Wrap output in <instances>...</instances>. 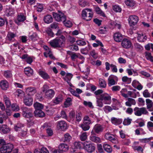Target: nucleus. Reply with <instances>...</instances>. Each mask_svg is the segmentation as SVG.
Returning a JSON list of instances; mask_svg holds the SVG:
<instances>
[{
    "instance_id": "nucleus-64",
    "label": "nucleus",
    "mask_w": 153,
    "mask_h": 153,
    "mask_svg": "<svg viewBox=\"0 0 153 153\" xmlns=\"http://www.w3.org/2000/svg\"><path fill=\"white\" fill-rule=\"evenodd\" d=\"M79 5L82 7H84L87 4V2L84 0H80L79 2Z\"/></svg>"
},
{
    "instance_id": "nucleus-25",
    "label": "nucleus",
    "mask_w": 153,
    "mask_h": 153,
    "mask_svg": "<svg viewBox=\"0 0 153 153\" xmlns=\"http://www.w3.org/2000/svg\"><path fill=\"white\" fill-rule=\"evenodd\" d=\"M24 72L25 74L28 76H32L33 74V70L30 67L25 68Z\"/></svg>"
},
{
    "instance_id": "nucleus-43",
    "label": "nucleus",
    "mask_w": 153,
    "mask_h": 153,
    "mask_svg": "<svg viewBox=\"0 0 153 153\" xmlns=\"http://www.w3.org/2000/svg\"><path fill=\"white\" fill-rule=\"evenodd\" d=\"M132 120L131 119L128 117L124 119L123 122V124L125 126H128L130 125Z\"/></svg>"
},
{
    "instance_id": "nucleus-1",
    "label": "nucleus",
    "mask_w": 153,
    "mask_h": 153,
    "mask_svg": "<svg viewBox=\"0 0 153 153\" xmlns=\"http://www.w3.org/2000/svg\"><path fill=\"white\" fill-rule=\"evenodd\" d=\"M81 15L82 19L87 21H90L93 16L92 9L89 8L82 10Z\"/></svg>"
},
{
    "instance_id": "nucleus-21",
    "label": "nucleus",
    "mask_w": 153,
    "mask_h": 153,
    "mask_svg": "<svg viewBox=\"0 0 153 153\" xmlns=\"http://www.w3.org/2000/svg\"><path fill=\"white\" fill-rule=\"evenodd\" d=\"M123 121L122 119L117 118L115 117H112L111 118V123L115 125H117L121 124Z\"/></svg>"
},
{
    "instance_id": "nucleus-2",
    "label": "nucleus",
    "mask_w": 153,
    "mask_h": 153,
    "mask_svg": "<svg viewBox=\"0 0 153 153\" xmlns=\"http://www.w3.org/2000/svg\"><path fill=\"white\" fill-rule=\"evenodd\" d=\"M22 114L23 117L26 118H30L33 117L32 109L26 107L21 108Z\"/></svg>"
},
{
    "instance_id": "nucleus-61",
    "label": "nucleus",
    "mask_w": 153,
    "mask_h": 153,
    "mask_svg": "<svg viewBox=\"0 0 153 153\" xmlns=\"http://www.w3.org/2000/svg\"><path fill=\"white\" fill-rule=\"evenodd\" d=\"M46 32L49 36L51 37L54 36V33L53 32L52 30L50 28H48L46 30Z\"/></svg>"
},
{
    "instance_id": "nucleus-63",
    "label": "nucleus",
    "mask_w": 153,
    "mask_h": 153,
    "mask_svg": "<svg viewBox=\"0 0 153 153\" xmlns=\"http://www.w3.org/2000/svg\"><path fill=\"white\" fill-rule=\"evenodd\" d=\"M76 42L77 44L80 46H84L86 44L85 41L82 40H77Z\"/></svg>"
},
{
    "instance_id": "nucleus-3",
    "label": "nucleus",
    "mask_w": 153,
    "mask_h": 153,
    "mask_svg": "<svg viewBox=\"0 0 153 153\" xmlns=\"http://www.w3.org/2000/svg\"><path fill=\"white\" fill-rule=\"evenodd\" d=\"M49 43L51 46L54 48H61L64 46L63 41L59 38H56L51 40Z\"/></svg>"
},
{
    "instance_id": "nucleus-9",
    "label": "nucleus",
    "mask_w": 153,
    "mask_h": 153,
    "mask_svg": "<svg viewBox=\"0 0 153 153\" xmlns=\"http://www.w3.org/2000/svg\"><path fill=\"white\" fill-rule=\"evenodd\" d=\"M138 21V17L134 15L130 16L128 19L129 24L131 26H133L136 25Z\"/></svg>"
},
{
    "instance_id": "nucleus-34",
    "label": "nucleus",
    "mask_w": 153,
    "mask_h": 153,
    "mask_svg": "<svg viewBox=\"0 0 153 153\" xmlns=\"http://www.w3.org/2000/svg\"><path fill=\"white\" fill-rule=\"evenodd\" d=\"M3 75L7 79L10 78L12 76V72L9 70L5 71L3 72Z\"/></svg>"
},
{
    "instance_id": "nucleus-35",
    "label": "nucleus",
    "mask_w": 153,
    "mask_h": 153,
    "mask_svg": "<svg viewBox=\"0 0 153 153\" xmlns=\"http://www.w3.org/2000/svg\"><path fill=\"white\" fill-rule=\"evenodd\" d=\"M125 2L126 4L129 7H133L135 4V1L133 0H126Z\"/></svg>"
},
{
    "instance_id": "nucleus-23",
    "label": "nucleus",
    "mask_w": 153,
    "mask_h": 153,
    "mask_svg": "<svg viewBox=\"0 0 153 153\" xmlns=\"http://www.w3.org/2000/svg\"><path fill=\"white\" fill-rule=\"evenodd\" d=\"M0 86L3 90H6L9 87V83L6 80H1L0 82Z\"/></svg>"
},
{
    "instance_id": "nucleus-53",
    "label": "nucleus",
    "mask_w": 153,
    "mask_h": 153,
    "mask_svg": "<svg viewBox=\"0 0 153 153\" xmlns=\"http://www.w3.org/2000/svg\"><path fill=\"white\" fill-rule=\"evenodd\" d=\"M83 104L86 107H88L92 108H94V106L92 105V103L91 102H87L86 101H84L83 102Z\"/></svg>"
},
{
    "instance_id": "nucleus-27",
    "label": "nucleus",
    "mask_w": 153,
    "mask_h": 153,
    "mask_svg": "<svg viewBox=\"0 0 153 153\" xmlns=\"http://www.w3.org/2000/svg\"><path fill=\"white\" fill-rule=\"evenodd\" d=\"M21 58L22 59H25V61L27 63L30 64L33 61V59L30 56H28L27 54L23 55Z\"/></svg>"
},
{
    "instance_id": "nucleus-19",
    "label": "nucleus",
    "mask_w": 153,
    "mask_h": 153,
    "mask_svg": "<svg viewBox=\"0 0 153 153\" xmlns=\"http://www.w3.org/2000/svg\"><path fill=\"white\" fill-rule=\"evenodd\" d=\"M94 134H92L90 137V140L92 142L96 143H99L101 142V140L100 137L94 136Z\"/></svg>"
},
{
    "instance_id": "nucleus-47",
    "label": "nucleus",
    "mask_w": 153,
    "mask_h": 153,
    "mask_svg": "<svg viewBox=\"0 0 153 153\" xmlns=\"http://www.w3.org/2000/svg\"><path fill=\"white\" fill-rule=\"evenodd\" d=\"M88 48H87V47L85 48H82L80 50V52L82 54L86 55L88 53L85 52V51H87L88 52L90 50L91 48V46L89 45H88Z\"/></svg>"
},
{
    "instance_id": "nucleus-33",
    "label": "nucleus",
    "mask_w": 153,
    "mask_h": 153,
    "mask_svg": "<svg viewBox=\"0 0 153 153\" xmlns=\"http://www.w3.org/2000/svg\"><path fill=\"white\" fill-rule=\"evenodd\" d=\"M53 19L51 15H47L44 17V20L45 23L49 24L53 22Z\"/></svg>"
},
{
    "instance_id": "nucleus-46",
    "label": "nucleus",
    "mask_w": 153,
    "mask_h": 153,
    "mask_svg": "<svg viewBox=\"0 0 153 153\" xmlns=\"http://www.w3.org/2000/svg\"><path fill=\"white\" fill-rule=\"evenodd\" d=\"M17 19L19 22H22L26 19V16L23 14L20 13L17 16Z\"/></svg>"
},
{
    "instance_id": "nucleus-50",
    "label": "nucleus",
    "mask_w": 153,
    "mask_h": 153,
    "mask_svg": "<svg viewBox=\"0 0 153 153\" xmlns=\"http://www.w3.org/2000/svg\"><path fill=\"white\" fill-rule=\"evenodd\" d=\"M74 146L76 149H81L82 146L84 147V143L80 142H76L74 143Z\"/></svg>"
},
{
    "instance_id": "nucleus-15",
    "label": "nucleus",
    "mask_w": 153,
    "mask_h": 153,
    "mask_svg": "<svg viewBox=\"0 0 153 153\" xmlns=\"http://www.w3.org/2000/svg\"><path fill=\"white\" fill-rule=\"evenodd\" d=\"M45 97L48 99H51L54 96L55 93L52 89H48L45 92Z\"/></svg>"
},
{
    "instance_id": "nucleus-16",
    "label": "nucleus",
    "mask_w": 153,
    "mask_h": 153,
    "mask_svg": "<svg viewBox=\"0 0 153 153\" xmlns=\"http://www.w3.org/2000/svg\"><path fill=\"white\" fill-rule=\"evenodd\" d=\"M10 129L6 125H0V132L3 134H6L9 132Z\"/></svg>"
},
{
    "instance_id": "nucleus-13",
    "label": "nucleus",
    "mask_w": 153,
    "mask_h": 153,
    "mask_svg": "<svg viewBox=\"0 0 153 153\" xmlns=\"http://www.w3.org/2000/svg\"><path fill=\"white\" fill-rule=\"evenodd\" d=\"M103 130V128L101 125L99 124H97L94 126L91 133L92 134H94V133L99 134L102 132Z\"/></svg>"
},
{
    "instance_id": "nucleus-52",
    "label": "nucleus",
    "mask_w": 153,
    "mask_h": 153,
    "mask_svg": "<svg viewBox=\"0 0 153 153\" xmlns=\"http://www.w3.org/2000/svg\"><path fill=\"white\" fill-rule=\"evenodd\" d=\"M87 133L86 132L82 133L80 135V139L82 141H85L87 138Z\"/></svg>"
},
{
    "instance_id": "nucleus-6",
    "label": "nucleus",
    "mask_w": 153,
    "mask_h": 153,
    "mask_svg": "<svg viewBox=\"0 0 153 153\" xmlns=\"http://www.w3.org/2000/svg\"><path fill=\"white\" fill-rule=\"evenodd\" d=\"M135 115L138 116H140L142 114H147L148 112L145 107L139 108L135 107L134 109Z\"/></svg>"
},
{
    "instance_id": "nucleus-24",
    "label": "nucleus",
    "mask_w": 153,
    "mask_h": 153,
    "mask_svg": "<svg viewBox=\"0 0 153 153\" xmlns=\"http://www.w3.org/2000/svg\"><path fill=\"white\" fill-rule=\"evenodd\" d=\"M41 110H35L34 112V116L41 117H44L45 114Z\"/></svg>"
},
{
    "instance_id": "nucleus-56",
    "label": "nucleus",
    "mask_w": 153,
    "mask_h": 153,
    "mask_svg": "<svg viewBox=\"0 0 153 153\" xmlns=\"http://www.w3.org/2000/svg\"><path fill=\"white\" fill-rule=\"evenodd\" d=\"M122 80L123 82H126L127 84L130 83L131 81V78H128L126 76L123 77L122 78Z\"/></svg>"
},
{
    "instance_id": "nucleus-55",
    "label": "nucleus",
    "mask_w": 153,
    "mask_h": 153,
    "mask_svg": "<svg viewBox=\"0 0 153 153\" xmlns=\"http://www.w3.org/2000/svg\"><path fill=\"white\" fill-rule=\"evenodd\" d=\"M83 123H86V124L89 125L91 123V120L88 116H85L84 118Z\"/></svg>"
},
{
    "instance_id": "nucleus-62",
    "label": "nucleus",
    "mask_w": 153,
    "mask_h": 153,
    "mask_svg": "<svg viewBox=\"0 0 153 153\" xmlns=\"http://www.w3.org/2000/svg\"><path fill=\"white\" fill-rule=\"evenodd\" d=\"M90 55L94 59H97V53H96L94 50H92L90 52Z\"/></svg>"
},
{
    "instance_id": "nucleus-29",
    "label": "nucleus",
    "mask_w": 153,
    "mask_h": 153,
    "mask_svg": "<svg viewBox=\"0 0 153 153\" xmlns=\"http://www.w3.org/2000/svg\"><path fill=\"white\" fill-rule=\"evenodd\" d=\"M146 102L147 105V108L150 111H153V108H152L153 104L152 101L149 99H146Z\"/></svg>"
},
{
    "instance_id": "nucleus-49",
    "label": "nucleus",
    "mask_w": 153,
    "mask_h": 153,
    "mask_svg": "<svg viewBox=\"0 0 153 153\" xmlns=\"http://www.w3.org/2000/svg\"><path fill=\"white\" fill-rule=\"evenodd\" d=\"M24 126V124L18 122L16 125L14 126V129L16 131H18L21 128Z\"/></svg>"
},
{
    "instance_id": "nucleus-7",
    "label": "nucleus",
    "mask_w": 153,
    "mask_h": 153,
    "mask_svg": "<svg viewBox=\"0 0 153 153\" xmlns=\"http://www.w3.org/2000/svg\"><path fill=\"white\" fill-rule=\"evenodd\" d=\"M84 148L85 150L88 153H92L95 150V147L94 144L88 142H84Z\"/></svg>"
},
{
    "instance_id": "nucleus-60",
    "label": "nucleus",
    "mask_w": 153,
    "mask_h": 153,
    "mask_svg": "<svg viewBox=\"0 0 153 153\" xmlns=\"http://www.w3.org/2000/svg\"><path fill=\"white\" fill-rule=\"evenodd\" d=\"M71 98L68 97L67 99L64 103V105H65V107H68L71 105Z\"/></svg>"
},
{
    "instance_id": "nucleus-45",
    "label": "nucleus",
    "mask_w": 153,
    "mask_h": 153,
    "mask_svg": "<svg viewBox=\"0 0 153 153\" xmlns=\"http://www.w3.org/2000/svg\"><path fill=\"white\" fill-rule=\"evenodd\" d=\"M96 99H97V106L102 107L103 106V102L100 97L98 96L96 97Z\"/></svg>"
},
{
    "instance_id": "nucleus-26",
    "label": "nucleus",
    "mask_w": 153,
    "mask_h": 153,
    "mask_svg": "<svg viewBox=\"0 0 153 153\" xmlns=\"http://www.w3.org/2000/svg\"><path fill=\"white\" fill-rule=\"evenodd\" d=\"M14 13V10L12 7H8L6 8L5 10V14L7 16H12Z\"/></svg>"
},
{
    "instance_id": "nucleus-17",
    "label": "nucleus",
    "mask_w": 153,
    "mask_h": 153,
    "mask_svg": "<svg viewBox=\"0 0 153 153\" xmlns=\"http://www.w3.org/2000/svg\"><path fill=\"white\" fill-rule=\"evenodd\" d=\"M114 40L117 42H120L123 39V36L120 33L117 32L114 35Z\"/></svg>"
},
{
    "instance_id": "nucleus-22",
    "label": "nucleus",
    "mask_w": 153,
    "mask_h": 153,
    "mask_svg": "<svg viewBox=\"0 0 153 153\" xmlns=\"http://www.w3.org/2000/svg\"><path fill=\"white\" fill-rule=\"evenodd\" d=\"M137 34L138 35L137 40L139 42H144L146 39L147 37L145 36H144L143 34L141 32H137Z\"/></svg>"
},
{
    "instance_id": "nucleus-20",
    "label": "nucleus",
    "mask_w": 153,
    "mask_h": 153,
    "mask_svg": "<svg viewBox=\"0 0 153 153\" xmlns=\"http://www.w3.org/2000/svg\"><path fill=\"white\" fill-rule=\"evenodd\" d=\"M63 99L62 95L60 94L56 97L52 101L55 104H58L61 103Z\"/></svg>"
},
{
    "instance_id": "nucleus-37",
    "label": "nucleus",
    "mask_w": 153,
    "mask_h": 153,
    "mask_svg": "<svg viewBox=\"0 0 153 153\" xmlns=\"http://www.w3.org/2000/svg\"><path fill=\"white\" fill-rule=\"evenodd\" d=\"M103 147L104 150L108 153H111L112 149L110 145L107 144H105L103 145Z\"/></svg>"
},
{
    "instance_id": "nucleus-41",
    "label": "nucleus",
    "mask_w": 153,
    "mask_h": 153,
    "mask_svg": "<svg viewBox=\"0 0 153 153\" xmlns=\"http://www.w3.org/2000/svg\"><path fill=\"white\" fill-rule=\"evenodd\" d=\"M80 126L84 131L88 130L90 128L89 124H86V123H83L81 124Z\"/></svg>"
},
{
    "instance_id": "nucleus-18",
    "label": "nucleus",
    "mask_w": 153,
    "mask_h": 153,
    "mask_svg": "<svg viewBox=\"0 0 153 153\" xmlns=\"http://www.w3.org/2000/svg\"><path fill=\"white\" fill-rule=\"evenodd\" d=\"M26 91L27 96H31L34 94L36 91L34 87H29L26 88Z\"/></svg>"
},
{
    "instance_id": "nucleus-30",
    "label": "nucleus",
    "mask_w": 153,
    "mask_h": 153,
    "mask_svg": "<svg viewBox=\"0 0 153 153\" xmlns=\"http://www.w3.org/2000/svg\"><path fill=\"white\" fill-rule=\"evenodd\" d=\"M59 149L62 152H66L69 149V146L65 144L62 143L59 145Z\"/></svg>"
},
{
    "instance_id": "nucleus-40",
    "label": "nucleus",
    "mask_w": 153,
    "mask_h": 153,
    "mask_svg": "<svg viewBox=\"0 0 153 153\" xmlns=\"http://www.w3.org/2000/svg\"><path fill=\"white\" fill-rule=\"evenodd\" d=\"M95 10L96 13L101 16L103 17H105V15L104 13L100 9L99 7H95Z\"/></svg>"
},
{
    "instance_id": "nucleus-5",
    "label": "nucleus",
    "mask_w": 153,
    "mask_h": 153,
    "mask_svg": "<svg viewBox=\"0 0 153 153\" xmlns=\"http://www.w3.org/2000/svg\"><path fill=\"white\" fill-rule=\"evenodd\" d=\"M58 13L54 12L53 13V16L55 20L58 22H64L66 20V17L64 13L58 11Z\"/></svg>"
},
{
    "instance_id": "nucleus-58",
    "label": "nucleus",
    "mask_w": 153,
    "mask_h": 153,
    "mask_svg": "<svg viewBox=\"0 0 153 153\" xmlns=\"http://www.w3.org/2000/svg\"><path fill=\"white\" fill-rule=\"evenodd\" d=\"M73 76V75L70 73H68L66 74L65 77L64 78V79L65 81H67V80L70 81L72 78Z\"/></svg>"
},
{
    "instance_id": "nucleus-11",
    "label": "nucleus",
    "mask_w": 153,
    "mask_h": 153,
    "mask_svg": "<svg viewBox=\"0 0 153 153\" xmlns=\"http://www.w3.org/2000/svg\"><path fill=\"white\" fill-rule=\"evenodd\" d=\"M118 80V79L117 76L114 75L110 76L108 79V86L110 87L116 84Z\"/></svg>"
},
{
    "instance_id": "nucleus-57",
    "label": "nucleus",
    "mask_w": 153,
    "mask_h": 153,
    "mask_svg": "<svg viewBox=\"0 0 153 153\" xmlns=\"http://www.w3.org/2000/svg\"><path fill=\"white\" fill-rule=\"evenodd\" d=\"M11 108L13 111H18L19 110V107L16 104H12L11 105Z\"/></svg>"
},
{
    "instance_id": "nucleus-39",
    "label": "nucleus",
    "mask_w": 153,
    "mask_h": 153,
    "mask_svg": "<svg viewBox=\"0 0 153 153\" xmlns=\"http://www.w3.org/2000/svg\"><path fill=\"white\" fill-rule=\"evenodd\" d=\"M105 138L110 141H114L116 140L115 137L109 133H106L105 135Z\"/></svg>"
},
{
    "instance_id": "nucleus-31",
    "label": "nucleus",
    "mask_w": 153,
    "mask_h": 153,
    "mask_svg": "<svg viewBox=\"0 0 153 153\" xmlns=\"http://www.w3.org/2000/svg\"><path fill=\"white\" fill-rule=\"evenodd\" d=\"M16 36V34L14 33L11 32H8L7 38L10 41H14V37Z\"/></svg>"
},
{
    "instance_id": "nucleus-48",
    "label": "nucleus",
    "mask_w": 153,
    "mask_h": 153,
    "mask_svg": "<svg viewBox=\"0 0 153 153\" xmlns=\"http://www.w3.org/2000/svg\"><path fill=\"white\" fill-rule=\"evenodd\" d=\"M27 124L30 126H32L35 124L37 120L34 119H29L27 120Z\"/></svg>"
},
{
    "instance_id": "nucleus-28",
    "label": "nucleus",
    "mask_w": 153,
    "mask_h": 153,
    "mask_svg": "<svg viewBox=\"0 0 153 153\" xmlns=\"http://www.w3.org/2000/svg\"><path fill=\"white\" fill-rule=\"evenodd\" d=\"M136 103V102L134 99L132 98H128L127 101L125 102V105L127 106L131 107L132 105H135Z\"/></svg>"
},
{
    "instance_id": "nucleus-12",
    "label": "nucleus",
    "mask_w": 153,
    "mask_h": 153,
    "mask_svg": "<svg viewBox=\"0 0 153 153\" xmlns=\"http://www.w3.org/2000/svg\"><path fill=\"white\" fill-rule=\"evenodd\" d=\"M33 98L30 96H26L23 98V102L27 106H30L33 103Z\"/></svg>"
},
{
    "instance_id": "nucleus-42",
    "label": "nucleus",
    "mask_w": 153,
    "mask_h": 153,
    "mask_svg": "<svg viewBox=\"0 0 153 153\" xmlns=\"http://www.w3.org/2000/svg\"><path fill=\"white\" fill-rule=\"evenodd\" d=\"M145 57L148 60H150L151 62H153V57L152 56L150 53L148 52H146L145 53Z\"/></svg>"
},
{
    "instance_id": "nucleus-8",
    "label": "nucleus",
    "mask_w": 153,
    "mask_h": 153,
    "mask_svg": "<svg viewBox=\"0 0 153 153\" xmlns=\"http://www.w3.org/2000/svg\"><path fill=\"white\" fill-rule=\"evenodd\" d=\"M103 102L105 104H110L111 102V97L108 94L105 93L98 96Z\"/></svg>"
},
{
    "instance_id": "nucleus-44",
    "label": "nucleus",
    "mask_w": 153,
    "mask_h": 153,
    "mask_svg": "<svg viewBox=\"0 0 153 153\" xmlns=\"http://www.w3.org/2000/svg\"><path fill=\"white\" fill-rule=\"evenodd\" d=\"M4 100L7 107V108L10 107L11 105V102L9 98L6 96H4Z\"/></svg>"
},
{
    "instance_id": "nucleus-36",
    "label": "nucleus",
    "mask_w": 153,
    "mask_h": 153,
    "mask_svg": "<svg viewBox=\"0 0 153 153\" xmlns=\"http://www.w3.org/2000/svg\"><path fill=\"white\" fill-rule=\"evenodd\" d=\"M33 106L36 110H40L43 109L44 106L43 105L36 102L34 103Z\"/></svg>"
},
{
    "instance_id": "nucleus-54",
    "label": "nucleus",
    "mask_w": 153,
    "mask_h": 153,
    "mask_svg": "<svg viewBox=\"0 0 153 153\" xmlns=\"http://www.w3.org/2000/svg\"><path fill=\"white\" fill-rule=\"evenodd\" d=\"M103 109L104 111L106 113H108L110 112L112 110V108L111 107L108 105L105 106L103 108Z\"/></svg>"
},
{
    "instance_id": "nucleus-59",
    "label": "nucleus",
    "mask_w": 153,
    "mask_h": 153,
    "mask_svg": "<svg viewBox=\"0 0 153 153\" xmlns=\"http://www.w3.org/2000/svg\"><path fill=\"white\" fill-rule=\"evenodd\" d=\"M71 138V136L68 133H66L64 135V141L69 142Z\"/></svg>"
},
{
    "instance_id": "nucleus-51",
    "label": "nucleus",
    "mask_w": 153,
    "mask_h": 153,
    "mask_svg": "<svg viewBox=\"0 0 153 153\" xmlns=\"http://www.w3.org/2000/svg\"><path fill=\"white\" fill-rule=\"evenodd\" d=\"M99 84L101 88H105L106 86V82L104 80L102 79H99Z\"/></svg>"
},
{
    "instance_id": "nucleus-10",
    "label": "nucleus",
    "mask_w": 153,
    "mask_h": 153,
    "mask_svg": "<svg viewBox=\"0 0 153 153\" xmlns=\"http://www.w3.org/2000/svg\"><path fill=\"white\" fill-rule=\"evenodd\" d=\"M121 45L124 48H129L132 45L131 41L128 39L125 38L122 41Z\"/></svg>"
},
{
    "instance_id": "nucleus-38",
    "label": "nucleus",
    "mask_w": 153,
    "mask_h": 153,
    "mask_svg": "<svg viewBox=\"0 0 153 153\" xmlns=\"http://www.w3.org/2000/svg\"><path fill=\"white\" fill-rule=\"evenodd\" d=\"M39 74L44 79H47L50 78V77L48 74L42 71H39Z\"/></svg>"
},
{
    "instance_id": "nucleus-32",
    "label": "nucleus",
    "mask_w": 153,
    "mask_h": 153,
    "mask_svg": "<svg viewBox=\"0 0 153 153\" xmlns=\"http://www.w3.org/2000/svg\"><path fill=\"white\" fill-rule=\"evenodd\" d=\"M67 53L71 56V59L72 61H75L78 58V53L76 54L75 52L70 51H67Z\"/></svg>"
},
{
    "instance_id": "nucleus-14",
    "label": "nucleus",
    "mask_w": 153,
    "mask_h": 153,
    "mask_svg": "<svg viewBox=\"0 0 153 153\" xmlns=\"http://www.w3.org/2000/svg\"><path fill=\"white\" fill-rule=\"evenodd\" d=\"M57 127L59 129L64 131L67 128V125L65 121L62 120L57 122Z\"/></svg>"
},
{
    "instance_id": "nucleus-4",
    "label": "nucleus",
    "mask_w": 153,
    "mask_h": 153,
    "mask_svg": "<svg viewBox=\"0 0 153 153\" xmlns=\"http://www.w3.org/2000/svg\"><path fill=\"white\" fill-rule=\"evenodd\" d=\"M14 148L13 145L11 143H8L0 148L1 153H10Z\"/></svg>"
}]
</instances>
